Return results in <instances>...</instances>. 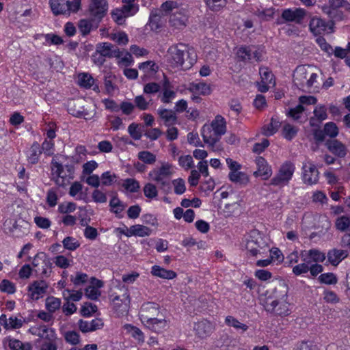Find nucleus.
<instances>
[{"label":"nucleus","instance_id":"nucleus-24","mask_svg":"<svg viewBox=\"0 0 350 350\" xmlns=\"http://www.w3.org/2000/svg\"><path fill=\"white\" fill-rule=\"evenodd\" d=\"M157 113L166 126H171L177 122V116L174 111L163 107L157 109Z\"/></svg>","mask_w":350,"mask_h":350},{"label":"nucleus","instance_id":"nucleus-23","mask_svg":"<svg viewBox=\"0 0 350 350\" xmlns=\"http://www.w3.org/2000/svg\"><path fill=\"white\" fill-rule=\"evenodd\" d=\"M163 16H164L161 14V11H152L150 13L147 26H148L152 31H159L165 22V19Z\"/></svg>","mask_w":350,"mask_h":350},{"label":"nucleus","instance_id":"nucleus-64","mask_svg":"<svg viewBox=\"0 0 350 350\" xmlns=\"http://www.w3.org/2000/svg\"><path fill=\"white\" fill-rule=\"evenodd\" d=\"M294 350H319V348L312 341L303 340L297 344Z\"/></svg>","mask_w":350,"mask_h":350},{"label":"nucleus","instance_id":"nucleus-13","mask_svg":"<svg viewBox=\"0 0 350 350\" xmlns=\"http://www.w3.org/2000/svg\"><path fill=\"white\" fill-rule=\"evenodd\" d=\"M159 306L154 302H146L142 305L139 315L143 324L159 316Z\"/></svg>","mask_w":350,"mask_h":350},{"label":"nucleus","instance_id":"nucleus-53","mask_svg":"<svg viewBox=\"0 0 350 350\" xmlns=\"http://www.w3.org/2000/svg\"><path fill=\"white\" fill-rule=\"evenodd\" d=\"M8 321L9 322L7 329H15L21 328L25 323V319L22 317H17L15 316H11L10 318H8Z\"/></svg>","mask_w":350,"mask_h":350},{"label":"nucleus","instance_id":"nucleus-15","mask_svg":"<svg viewBox=\"0 0 350 350\" xmlns=\"http://www.w3.org/2000/svg\"><path fill=\"white\" fill-rule=\"evenodd\" d=\"M257 170L254 172L256 177L260 176L263 180H267L272 174L271 167L262 157H257L255 159Z\"/></svg>","mask_w":350,"mask_h":350},{"label":"nucleus","instance_id":"nucleus-9","mask_svg":"<svg viewBox=\"0 0 350 350\" xmlns=\"http://www.w3.org/2000/svg\"><path fill=\"white\" fill-rule=\"evenodd\" d=\"M172 165L168 163H164L160 167L154 168L150 171V178L161 185V187L168 185V178L172 175Z\"/></svg>","mask_w":350,"mask_h":350},{"label":"nucleus","instance_id":"nucleus-51","mask_svg":"<svg viewBox=\"0 0 350 350\" xmlns=\"http://www.w3.org/2000/svg\"><path fill=\"white\" fill-rule=\"evenodd\" d=\"M77 209V204L72 202H64L58 205V211L64 215L74 212Z\"/></svg>","mask_w":350,"mask_h":350},{"label":"nucleus","instance_id":"nucleus-52","mask_svg":"<svg viewBox=\"0 0 350 350\" xmlns=\"http://www.w3.org/2000/svg\"><path fill=\"white\" fill-rule=\"evenodd\" d=\"M62 244L65 249L70 251H74L80 246L79 242L72 237H66L62 241Z\"/></svg>","mask_w":350,"mask_h":350},{"label":"nucleus","instance_id":"nucleus-44","mask_svg":"<svg viewBox=\"0 0 350 350\" xmlns=\"http://www.w3.org/2000/svg\"><path fill=\"white\" fill-rule=\"evenodd\" d=\"M94 83V78L88 73H81L78 76V84L84 88L90 89Z\"/></svg>","mask_w":350,"mask_h":350},{"label":"nucleus","instance_id":"nucleus-58","mask_svg":"<svg viewBox=\"0 0 350 350\" xmlns=\"http://www.w3.org/2000/svg\"><path fill=\"white\" fill-rule=\"evenodd\" d=\"M180 167L187 170L194 166L193 160L191 155H183L178 159Z\"/></svg>","mask_w":350,"mask_h":350},{"label":"nucleus","instance_id":"nucleus-36","mask_svg":"<svg viewBox=\"0 0 350 350\" xmlns=\"http://www.w3.org/2000/svg\"><path fill=\"white\" fill-rule=\"evenodd\" d=\"M110 211L114 213L118 218H122V211L125 209L126 205L122 202L117 196L113 197L109 202Z\"/></svg>","mask_w":350,"mask_h":350},{"label":"nucleus","instance_id":"nucleus-49","mask_svg":"<svg viewBox=\"0 0 350 350\" xmlns=\"http://www.w3.org/2000/svg\"><path fill=\"white\" fill-rule=\"evenodd\" d=\"M42 152L47 156H53L55 153V143L53 140L45 139L40 146Z\"/></svg>","mask_w":350,"mask_h":350},{"label":"nucleus","instance_id":"nucleus-5","mask_svg":"<svg viewBox=\"0 0 350 350\" xmlns=\"http://www.w3.org/2000/svg\"><path fill=\"white\" fill-rule=\"evenodd\" d=\"M49 5L54 16H69L80 10L81 0H49Z\"/></svg>","mask_w":350,"mask_h":350},{"label":"nucleus","instance_id":"nucleus-21","mask_svg":"<svg viewBox=\"0 0 350 350\" xmlns=\"http://www.w3.org/2000/svg\"><path fill=\"white\" fill-rule=\"evenodd\" d=\"M325 146L335 156L344 158L347 153L346 146L337 139H329L325 142Z\"/></svg>","mask_w":350,"mask_h":350},{"label":"nucleus","instance_id":"nucleus-41","mask_svg":"<svg viewBox=\"0 0 350 350\" xmlns=\"http://www.w3.org/2000/svg\"><path fill=\"white\" fill-rule=\"evenodd\" d=\"M323 12L326 14L331 19V23L333 21H339L343 19V12L342 10L336 9L326 6L323 8Z\"/></svg>","mask_w":350,"mask_h":350},{"label":"nucleus","instance_id":"nucleus-55","mask_svg":"<svg viewBox=\"0 0 350 350\" xmlns=\"http://www.w3.org/2000/svg\"><path fill=\"white\" fill-rule=\"evenodd\" d=\"M323 132L325 135L334 138L338 135V128L334 122H329L325 124Z\"/></svg>","mask_w":350,"mask_h":350},{"label":"nucleus","instance_id":"nucleus-61","mask_svg":"<svg viewBox=\"0 0 350 350\" xmlns=\"http://www.w3.org/2000/svg\"><path fill=\"white\" fill-rule=\"evenodd\" d=\"M259 73L261 77L262 83L275 84L273 80V75L271 71L269 70L267 68H260Z\"/></svg>","mask_w":350,"mask_h":350},{"label":"nucleus","instance_id":"nucleus-1","mask_svg":"<svg viewBox=\"0 0 350 350\" xmlns=\"http://www.w3.org/2000/svg\"><path fill=\"white\" fill-rule=\"evenodd\" d=\"M288 291V286L284 282L267 290L262 304L265 310L277 317L289 316L293 312V304L290 300Z\"/></svg>","mask_w":350,"mask_h":350},{"label":"nucleus","instance_id":"nucleus-25","mask_svg":"<svg viewBox=\"0 0 350 350\" xmlns=\"http://www.w3.org/2000/svg\"><path fill=\"white\" fill-rule=\"evenodd\" d=\"M250 11L263 21H269L273 18L275 12L273 8H264L261 5L258 4L252 5Z\"/></svg>","mask_w":350,"mask_h":350},{"label":"nucleus","instance_id":"nucleus-17","mask_svg":"<svg viewBox=\"0 0 350 350\" xmlns=\"http://www.w3.org/2000/svg\"><path fill=\"white\" fill-rule=\"evenodd\" d=\"M306 11L302 8L286 9L282 13V18L286 22L301 23L306 16Z\"/></svg>","mask_w":350,"mask_h":350},{"label":"nucleus","instance_id":"nucleus-38","mask_svg":"<svg viewBox=\"0 0 350 350\" xmlns=\"http://www.w3.org/2000/svg\"><path fill=\"white\" fill-rule=\"evenodd\" d=\"M123 327L126 333L130 334L134 339L137 340L139 343H143L144 342V334L138 327L133 326L131 324H126Z\"/></svg>","mask_w":350,"mask_h":350},{"label":"nucleus","instance_id":"nucleus-54","mask_svg":"<svg viewBox=\"0 0 350 350\" xmlns=\"http://www.w3.org/2000/svg\"><path fill=\"white\" fill-rule=\"evenodd\" d=\"M350 226V217L342 215L336 221V228L342 232L347 230Z\"/></svg>","mask_w":350,"mask_h":350},{"label":"nucleus","instance_id":"nucleus-3","mask_svg":"<svg viewBox=\"0 0 350 350\" xmlns=\"http://www.w3.org/2000/svg\"><path fill=\"white\" fill-rule=\"evenodd\" d=\"M67 157L63 154H55L51 162L52 180L59 187H64L74 178L73 165L65 163Z\"/></svg>","mask_w":350,"mask_h":350},{"label":"nucleus","instance_id":"nucleus-37","mask_svg":"<svg viewBox=\"0 0 350 350\" xmlns=\"http://www.w3.org/2000/svg\"><path fill=\"white\" fill-rule=\"evenodd\" d=\"M151 273L154 276L167 280L174 279L176 277V273L174 271L167 270L158 265L152 267Z\"/></svg>","mask_w":350,"mask_h":350},{"label":"nucleus","instance_id":"nucleus-4","mask_svg":"<svg viewBox=\"0 0 350 350\" xmlns=\"http://www.w3.org/2000/svg\"><path fill=\"white\" fill-rule=\"evenodd\" d=\"M247 254L253 257L263 256L269 251V245L258 230L251 231L245 240Z\"/></svg>","mask_w":350,"mask_h":350},{"label":"nucleus","instance_id":"nucleus-50","mask_svg":"<svg viewBox=\"0 0 350 350\" xmlns=\"http://www.w3.org/2000/svg\"><path fill=\"white\" fill-rule=\"evenodd\" d=\"M280 123L278 120L271 118V122L263 127V134L267 136L273 135L278 131Z\"/></svg>","mask_w":350,"mask_h":350},{"label":"nucleus","instance_id":"nucleus-2","mask_svg":"<svg viewBox=\"0 0 350 350\" xmlns=\"http://www.w3.org/2000/svg\"><path fill=\"white\" fill-rule=\"evenodd\" d=\"M226 132V121L221 115H217L210 124L202 126L201 134L204 142L213 152L223 150L219 143L220 138Z\"/></svg>","mask_w":350,"mask_h":350},{"label":"nucleus","instance_id":"nucleus-18","mask_svg":"<svg viewBox=\"0 0 350 350\" xmlns=\"http://www.w3.org/2000/svg\"><path fill=\"white\" fill-rule=\"evenodd\" d=\"M187 47V45L183 44H178L176 45L171 46L168 49V54L170 55L172 64L176 66L179 67L181 59L185 55V51Z\"/></svg>","mask_w":350,"mask_h":350},{"label":"nucleus","instance_id":"nucleus-20","mask_svg":"<svg viewBox=\"0 0 350 350\" xmlns=\"http://www.w3.org/2000/svg\"><path fill=\"white\" fill-rule=\"evenodd\" d=\"M309 70L304 66H299L296 68L293 73V82L299 88L305 90L306 88V82Z\"/></svg>","mask_w":350,"mask_h":350},{"label":"nucleus","instance_id":"nucleus-10","mask_svg":"<svg viewBox=\"0 0 350 350\" xmlns=\"http://www.w3.org/2000/svg\"><path fill=\"white\" fill-rule=\"evenodd\" d=\"M333 25V23H328L320 17L313 16L309 23V29L314 36H318L325 32L332 33Z\"/></svg>","mask_w":350,"mask_h":350},{"label":"nucleus","instance_id":"nucleus-35","mask_svg":"<svg viewBox=\"0 0 350 350\" xmlns=\"http://www.w3.org/2000/svg\"><path fill=\"white\" fill-rule=\"evenodd\" d=\"M113 46L111 44L108 42H105L103 44H100L96 49V51L99 53V55L102 57H119L121 51L120 50H113Z\"/></svg>","mask_w":350,"mask_h":350},{"label":"nucleus","instance_id":"nucleus-22","mask_svg":"<svg viewBox=\"0 0 350 350\" xmlns=\"http://www.w3.org/2000/svg\"><path fill=\"white\" fill-rule=\"evenodd\" d=\"M169 22L170 25L175 29H182L187 25V16L183 11L176 9L170 15Z\"/></svg>","mask_w":350,"mask_h":350},{"label":"nucleus","instance_id":"nucleus-59","mask_svg":"<svg viewBox=\"0 0 350 350\" xmlns=\"http://www.w3.org/2000/svg\"><path fill=\"white\" fill-rule=\"evenodd\" d=\"M143 191L144 196L149 199L156 198L158 196L157 189L152 183L146 184L144 187Z\"/></svg>","mask_w":350,"mask_h":350},{"label":"nucleus","instance_id":"nucleus-46","mask_svg":"<svg viewBox=\"0 0 350 350\" xmlns=\"http://www.w3.org/2000/svg\"><path fill=\"white\" fill-rule=\"evenodd\" d=\"M206 7L211 11L217 12L224 8L228 0H204Z\"/></svg>","mask_w":350,"mask_h":350},{"label":"nucleus","instance_id":"nucleus-14","mask_svg":"<svg viewBox=\"0 0 350 350\" xmlns=\"http://www.w3.org/2000/svg\"><path fill=\"white\" fill-rule=\"evenodd\" d=\"M215 327L213 324L207 321L202 320L195 323L193 326V331L197 337L200 338H206L209 336L214 331Z\"/></svg>","mask_w":350,"mask_h":350},{"label":"nucleus","instance_id":"nucleus-47","mask_svg":"<svg viewBox=\"0 0 350 350\" xmlns=\"http://www.w3.org/2000/svg\"><path fill=\"white\" fill-rule=\"evenodd\" d=\"M46 308L51 313L55 312L61 306V300L55 297H49L46 299Z\"/></svg>","mask_w":350,"mask_h":350},{"label":"nucleus","instance_id":"nucleus-26","mask_svg":"<svg viewBox=\"0 0 350 350\" xmlns=\"http://www.w3.org/2000/svg\"><path fill=\"white\" fill-rule=\"evenodd\" d=\"M196 60L197 55L195 51L193 49L187 46L185 51V55L181 59V62L179 67L183 70H188L193 66V65L196 62Z\"/></svg>","mask_w":350,"mask_h":350},{"label":"nucleus","instance_id":"nucleus-19","mask_svg":"<svg viewBox=\"0 0 350 350\" xmlns=\"http://www.w3.org/2000/svg\"><path fill=\"white\" fill-rule=\"evenodd\" d=\"M301 260L304 262H309L310 264L314 262L315 263L322 262L325 258V253L317 249H311L310 250H304L300 253Z\"/></svg>","mask_w":350,"mask_h":350},{"label":"nucleus","instance_id":"nucleus-28","mask_svg":"<svg viewBox=\"0 0 350 350\" xmlns=\"http://www.w3.org/2000/svg\"><path fill=\"white\" fill-rule=\"evenodd\" d=\"M42 152L40 145L38 142H34L26 151L27 161L31 164L38 163Z\"/></svg>","mask_w":350,"mask_h":350},{"label":"nucleus","instance_id":"nucleus-57","mask_svg":"<svg viewBox=\"0 0 350 350\" xmlns=\"http://www.w3.org/2000/svg\"><path fill=\"white\" fill-rule=\"evenodd\" d=\"M72 260L71 258H68L63 255H58L55 257L53 262L55 265L62 269H66L69 267L71 265Z\"/></svg>","mask_w":350,"mask_h":350},{"label":"nucleus","instance_id":"nucleus-29","mask_svg":"<svg viewBox=\"0 0 350 350\" xmlns=\"http://www.w3.org/2000/svg\"><path fill=\"white\" fill-rule=\"evenodd\" d=\"M162 95L161 100L162 103L168 104L176 96V93L172 90V86L168 79H165L162 87Z\"/></svg>","mask_w":350,"mask_h":350},{"label":"nucleus","instance_id":"nucleus-33","mask_svg":"<svg viewBox=\"0 0 350 350\" xmlns=\"http://www.w3.org/2000/svg\"><path fill=\"white\" fill-rule=\"evenodd\" d=\"M153 332L159 333L166 329L167 322L165 319H158L157 317L144 324Z\"/></svg>","mask_w":350,"mask_h":350},{"label":"nucleus","instance_id":"nucleus-62","mask_svg":"<svg viewBox=\"0 0 350 350\" xmlns=\"http://www.w3.org/2000/svg\"><path fill=\"white\" fill-rule=\"evenodd\" d=\"M138 158L146 164H153L156 161V156L149 151L139 152Z\"/></svg>","mask_w":350,"mask_h":350},{"label":"nucleus","instance_id":"nucleus-42","mask_svg":"<svg viewBox=\"0 0 350 350\" xmlns=\"http://www.w3.org/2000/svg\"><path fill=\"white\" fill-rule=\"evenodd\" d=\"M225 323L229 326L232 327L237 331L244 332L247 330L248 326L246 324L241 323L237 319L232 316H227L225 319Z\"/></svg>","mask_w":350,"mask_h":350},{"label":"nucleus","instance_id":"nucleus-56","mask_svg":"<svg viewBox=\"0 0 350 350\" xmlns=\"http://www.w3.org/2000/svg\"><path fill=\"white\" fill-rule=\"evenodd\" d=\"M237 55L243 61L252 60V47H240L237 51Z\"/></svg>","mask_w":350,"mask_h":350},{"label":"nucleus","instance_id":"nucleus-48","mask_svg":"<svg viewBox=\"0 0 350 350\" xmlns=\"http://www.w3.org/2000/svg\"><path fill=\"white\" fill-rule=\"evenodd\" d=\"M297 131L298 129L295 126L289 123H285L282 128V135L285 139L291 140L296 136Z\"/></svg>","mask_w":350,"mask_h":350},{"label":"nucleus","instance_id":"nucleus-43","mask_svg":"<svg viewBox=\"0 0 350 350\" xmlns=\"http://www.w3.org/2000/svg\"><path fill=\"white\" fill-rule=\"evenodd\" d=\"M229 179L235 183L241 185H246L249 182V178L247 175L239 170L235 172H230L228 174Z\"/></svg>","mask_w":350,"mask_h":350},{"label":"nucleus","instance_id":"nucleus-12","mask_svg":"<svg viewBox=\"0 0 350 350\" xmlns=\"http://www.w3.org/2000/svg\"><path fill=\"white\" fill-rule=\"evenodd\" d=\"M303 181L304 183L312 185L317 183L319 181V172L315 165L310 160L306 161L303 163Z\"/></svg>","mask_w":350,"mask_h":350},{"label":"nucleus","instance_id":"nucleus-27","mask_svg":"<svg viewBox=\"0 0 350 350\" xmlns=\"http://www.w3.org/2000/svg\"><path fill=\"white\" fill-rule=\"evenodd\" d=\"M187 90L193 94L203 96L210 94L212 91L210 85L202 81L190 83L188 85Z\"/></svg>","mask_w":350,"mask_h":350},{"label":"nucleus","instance_id":"nucleus-16","mask_svg":"<svg viewBox=\"0 0 350 350\" xmlns=\"http://www.w3.org/2000/svg\"><path fill=\"white\" fill-rule=\"evenodd\" d=\"M107 11V3L106 0H92L90 5L91 15L96 20L100 21Z\"/></svg>","mask_w":350,"mask_h":350},{"label":"nucleus","instance_id":"nucleus-40","mask_svg":"<svg viewBox=\"0 0 350 350\" xmlns=\"http://www.w3.org/2000/svg\"><path fill=\"white\" fill-rule=\"evenodd\" d=\"M138 68L144 72L145 75H154L159 70L158 66L154 62L151 60L139 64Z\"/></svg>","mask_w":350,"mask_h":350},{"label":"nucleus","instance_id":"nucleus-39","mask_svg":"<svg viewBox=\"0 0 350 350\" xmlns=\"http://www.w3.org/2000/svg\"><path fill=\"white\" fill-rule=\"evenodd\" d=\"M152 230L144 225L135 224L130 227V234L131 237H144L150 235Z\"/></svg>","mask_w":350,"mask_h":350},{"label":"nucleus","instance_id":"nucleus-32","mask_svg":"<svg viewBox=\"0 0 350 350\" xmlns=\"http://www.w3.org/2000/svg\"><path fill=\"white\" fill-rule=\"evenodd\" d=\"M3 345L11 350H32L30 343H23L21 341L10 337H7L3 340Z\"/></svg>","mask_w":350,"mask_h":350},{"label":"nucleus","instance_id":"nucleus-45","mask_svg":"<svg viewBox=\"0 0 350 350\" xmlns=\"http://www.w3.org/2000/svg\"><path fill=\"white\" fill-rule=\"evenodd\" d=\"M122 186L129 193H136L140 188L139 182L134 178H126L123 180Z\"/></svg>","mask_w":350,"mask_h":350},{"label":"nucleus","instance_id":"nucleus-63","mask_svg":"<svg viewBox=\"0 0 350 350\" xmlns=\"http://www.w3.org/2000/svg\"><path fill=\"white\" fill-rule=\"evenodd\" d=\"M116 178L117 176L115 174L107 171L103 173L100 176L101 184L104 186H110L116 180Z\"/></svg>","mask_w":350,"mask_h":350},{"label":"nucleus","instance_id":"nucleus-11","mask_svg":"<svg viewBox=\"0 0 350 350\" xmlns=\"http://www.w3.org/2000/svg\"><path fill=\"white\" fill-rule=\"evenodd\" d=\"M48 288L49 284L45 280L33 281L27 287L29 297L32 300H38L46 294Z\"/></svg>","mask_w":350,"mask_h":350},{"label":"nucleus","instance_id":"nucleus-34","mask_svg":"<svg viewBox=\"0 0 350 350\" xmlns=\"http://www.w3.org/2000/svg\"><path fill=\"white\" fill-rule=\"evenodd\" d=\"M314 116L310 119L311 126L317 124L316 121L319 123L327 118V109L324 105H317L313 111Z\"/></svg>","mask_w":350,"mask_h":350},{"label":"nucleus","instance_id":"nucleus-31","mask_svg":"<svg viewBox=\"0 0 350 350\" xmlns=\"http://www.w3.org/2000/svg\"><path fill=\"white\" fill-rule=\"evenodd\" d=\"M347 256L348 252L347 250L333 249L328 252L327 256L330 264L337 266Z\"/></svg>","mask_w":350,"mask_h":350},{"label":"nucleus","instance_id":"nucleus-8","mask_svg":"<svg viewBox=\"0 0 350 350\" xmlns=\"http://www.w3.org/2000/svg\"><path fill=\"white\" fill-rule=\"evenodd\" d=\"M36 273L41 277H49L51 273V263L44 252L37 253L32 260Z\"/></svg>","mask_w":350,"mask_h":350},{"label":"nucleus","instance_id":"nucleus-30","mask_svg":"<svg viewBox=\"0 0 350 350\" xmlns=\"http://www.w3.org/2000/svg\"><path fill=\"white\" fill-rule=\"evenodd\" d=\"M103 323L100 319H95L92 321L80 320L79 321V327L80 330L83 332H94L103 327Z\"/></svg>","mask_w":350,"mask_h":350},{"label":"nucleus","instance_id":"nucleus-6","mask_svg":"<svg viewBox=\"0 0 350 350\" xmlns=\"http://www.w3.org/2000/svg\"><path fill=\"white\" fill-rule=\"evenodd\" d=\"M295 171V164L289 161H285L280 165L278 172L271 179L269 185L279 187L288 185L293 176Z\"/></svg>","mask_w":350,"mask_h":350},{"label":"nucleus","instance_id":"nucleus-7","mask_svg":"<svg viewBox=\"0 0 350 350\" xmlns=\"http://www.w3.org/2000/svg\"><path fill=\"white\" fill-rule=\"evenodd\" d=\"M122 293H118L116 290H112L109 294L111 304L115 310L123 314L128 311L130 306V297L128 289L122 286L118 288Z\"/></svg>","mask_w":350,"mask_h":350},{"label":"nucleus","instance_id":"nucleus-60","mask_svg":"<svg viewBox=\"0 0 350 350\" xmlns=\"http://www.w3.org/2000/svg\"><path fill=\"white\" fill-rule=\"evenodd\" d=\"M0 291L8 294H13L16 292V286L11 281L4 279L0 283Z\"/></svg>","mask_w":350,"mask_h":350}]
</instances>
